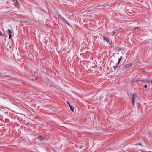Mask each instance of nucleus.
<instances>
[{
  "mask_svg": "<svg viewBox=\"0 0 152 152\" xmlns=\"http://www.w3.org/2000/svg\"><path fill=\"white\" fill-rule=\"evenodd\" d=\"M132 101V106L134 107V100L135 97V94H132L131 95Z\"/></svg>",
  "mask_w": 152,
  "mask_h": 152,
  "instance_id": "f257e3e1",
  "label": "nucleus"
},
{
  "mask_svg": "<svg viewBox=\"0 0 152 152\" xmlns=\"http://www.w3.org/2000/svg\"><path fill=\"white\" fill-rule=\"evenodd\" d=\"M122 59V56H121L120 57L118 58V62L116 64V65L114 66H113V67L114 68V69L116 68H117L118 67V64H119L120 61Z\"/></svg>",
  "mask_w": 152,
  "mask_h": 152,
  "instance_id": "f03ea898",
  "label": "nucleus"
},
{
  "mask_svg": "<svg viewBox=\"0 0 152 152\" xmlns=\"http://www.w3.org/2000/svg\"><path fill=\"white\" fill-rule=\"evenodd\" d=\"M143 82L144 83L146 84L147 83H151L152 84V80H149L146 79H145L143 81Z\"/></svg>",
  "mask_w": 152,
  "mask_h": 152,
  "instance_id": "7ed1b4c3",
  "label": "nucleus"
},
{
  "mask_svg": "<svg viewBox=\"0 0 152 152\" xmlns=\"http://www.w3.org/2000/svg\"><path fill=\"white\" fill-rule=\"evenodd\" d=\"M132 66V64L130 63H129L125 65L124 66V69H126L131 67Z\"/></svg>",
  "mask_w": 152,
  "mask_h": 152,
  "instance_id": "20e7f679",
  "label": "nucleus"
},
{
  "mask_svg": "<svg viewBox=\"0 0 152 152\" xmlns=\"http://www.w3.org/2000/svg\"><path fill=\"white\" fill-rule=\"evenodd\" d=\"M103 39L107 43L109 42L110 41L108 37H105L104 36H103Z\"/></svg>",
  "mask_w": 152,
  "mask_h": 152,
  "instance_id": "39448f33",
  "label": "nucleus"
},
{
  "mask_svg": "<svg viewBox=\"0 0 152 152\" xmlns=\"http://www.w3.org/2000/svg\"><path fill=\"white\" fill-rule=\"evenodd\" d=\"M114 50L116 51H119L121 49L118 47H115L114 48Z\"/></svg>",
  "mask_w": 152,
  "mask_h": 152,
  "instance_id": "423d86ee",
  "label": "nucleus"
},
{
  "mask_svg": "<svg viewBox=\"0 0 152 152\" xmlns=\"http://www.w3.org/2000/svg\"><path fill=\"white\" fill-rule=\"evenodd\" d=\"M67 103H68V104L69 105V107H70V109L72 111H74V107L70 105V103L69 102H67Z\"/></svg>",
  "mask_w": 152,
  "mask_h": 152,
  "instance_id": "0eeeda50",
  "label": "nucleus"
},
{
  "mask_svg": "<svg viewBox=\"0 0 152 152\" xmlns=\"http://www.w3.org/2000/svg\"><path fill=\"white\" fill-rule=\"evenodd\" d=\"M60 17H61V18L62 19L66 22V23H67V24L69 25V24L68 23V21H67L66 20H65V19L64 18H63L61 16H60Z\"/></svg>",
  "mask_w": 152,
  "mask_h": 152,
  "instance_id": "6e6552de",
  "label": "nucleus"
},
{
  "mask_svg": "<svg viewBox=\"0 0 152 152\" xmlns=\"http://www.w3.org/2000/svg\"><path fill=\"white\" fill-rule=\"evenodd\" d=\"M38 138L41 140H43V138L41 136H38Z\"/></svg>",
  "mask_w": 152,
  "mask_h": 152,
  "instance_id": "1a4fd4ad",
  "label": "nucleus"
},
{
  "mask_svg": "<svg viewBox=\"0 0 152 152\" xmlns=\"http://www.w3.org/2000/svg\"><path fill=\"white\" fill-rule=\"evenodd\" d=\"M7 32L9 34H10V35L11 34V31L10 29H9L8 30Z\"/></svg>",
  "mask_w": 152,
  "mask_h": 152,
  "instance_id": "9d476101",
  "label": "nucleus"
},
{
  "mask_svg": "<svg viewBox=\"0 0 152 152\" xmlns=\"http://www.w3.org/2000/svg\"><path fill=\"white\" fill-rule=\"evenodd\" d=\"M14 2L15 4H17L18 3V1L17 0H14Z\"/></svg>",
  "mask_w": 152,
  "mask_h": 152,
  "instance_id": "9b49d317",
  "label": "nucleus"
},
{
  "mask_svg": "<svg viewBox=\"0 0 152 152\" xmlns=\"http://www.w3.org/2000/svg\"><path fill=\"white\" fill-rule=\"evenodd\" d=\"M136 145H139L140 146H141L142 145V144L141 143H137V144H135Z\"/></svg>",
  "mask_w": 152,
  "mask_h": 152,
  "instance_id": "f8f14e48",
  "label": "nucleus"
},
{
  "mask_svg": "<svg viewBox=\"0 0 152 152\" xmlns=\"http://www.w3.org/2000/svg\"><path fill=\"white\" fill-rule=\"evenodd\" d=\"M3 36V34L1 31H0V36Z\"/></svg>",
  "mask_w": 152,
  "mask_h": 152,
  "instance_id": "ddd939ff",
  "label": "nucleus"
},
{
  "mask_svg": "<svg viewBox=\"0 0 152 152\" xmlns=\"http://www.w3.org/2000/svg\"><path fill=\"white\" fill-rule=\"evenodd\" d=\"M11 37V34H10V36L9 37V39H10Z\"/></svg>",
  "mask_w": 152,
  "mask_h": 152,
  "instance_id": "4468645a",
  "label": "nucleus"
},
{
  "mask_svg": "<svg viewBox=\"0 0 152 152\" xmlns=\"http://www.w3.org/2000/svg\"><path fill=\"white\" fill-rule=\"evenodd\" d=\"M7 46L9 47L11 49V46H10V45H8Z\"/></svg>",
  "mask_w": 152,
  "mask_h": 152,
  "instance_id": "2eb2a0df",
  "label": "nucleus"
},
{
  "mask_svg": "<svg viewBox=\"0 0 152 152\" xmlns=\"http://www.w3.org/2000/svg\"><path fill=\"white\" fill-rule=\"evenodd\" d=\"M144 87L145 88H147V86L146 85H145L144 86Z\"/></svg>",
  "mask_w": 152,
  "mask_h": 152,
  "instance_id": "dca6fc26",
  "label": "nucleus"
},
{
  "mask_svg": "<svg viewBox=\"0 0 152 152\" xmlns=\"http://www.w3.org/2000/svg\"><path fill=\"white\" fill-rule=\"evenodd\" d=\"M139 28V27H135V30H136V29H137V28Z\"/></svg>",
  "mask_w": 152,
  "mask_h": 152,
  "instance_id": "f3484780",
  "label": "nucleus"
},
{
  "mask_svg": "<svg viewBox=\"0 0 152 152\" xmlns=\"http://www.w3.org/2000/svg\"><path fill=\"white\" fill-rule=\"evenodd\" d=\"M115 34V32H113V35Z\"/></svg>",
  "mask_w": 152,
  "mask_h": 152,
  "instance_id": "a211bd4d",
  "label": "nucleus"
}]
</instances>
